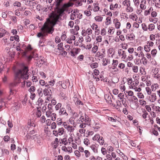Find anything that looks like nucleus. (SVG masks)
Returning a JSON list of instances; mask_svg holds the SVG:
<instances>
[{"instance_id":"f257e3e1","label":"nucleus","mask_w":160,"mask_h":160,"mask_svg":"<svg viewBox=\"0 0 160 160\" xmlns=\"http://www.w3.org/2000/svg\"><path fill=\"white\" fill-rule=\"evenodd\" d=\"M28 67L24 66L22 69H18L15 72L14 76L15 79L18 80L19 81L21 79H28L29 77L28 74Z\"/></svg>"},{"instance_id":"f03ea898","label":"nucleus","mask_w":160,"mask_h":160,"mask_svg":"<svg viewBox=\"0 0 160 160\" xmlns=\"http://www.w3.org/2000/svg\"><path fill=\"white\" fill-rule=\"evenodd\" d=\"M73 5V3L70 2H69L67 3L64 4L63 6V8H62L60 9L59 10V15L56 14H54L53 13H52L50 17L52 19V21L53 23L54 24H55L56 23L59 18L60 15L63 13L66 8L72 6Z\"/></svg>"},{"instance_id":"7ed1b4c3","label":"nucleus","mask_w":160,"mask_h":160,"mask_svg":"<svg viewBox=\"0 0 160 160\" xmlns=\"http://www.w3.org/2000/svg\"><path fill=\"white\" fill-rule=\"evenodd\" d=\"M44 29L49 33H52L54 30V29L53 27L49 28L47 25H44L43 27L41 29V44L42 42H43V41H45L44 39L43 38V37L45 36V34L44 35L41 32L43 31Z\"/></svg>"},{"instance_id":"20e7f679","label":"nucleus","mask_w":160,"mask_h":160,"mask_svg":"<svg viewBox=\"0 0 160 160\" xmlns=\"http://www.w3.org/2000/svg\"><path fill=\"white\" fill-rule=\"evenodd\" d=\"M90 121L89 117L85 113L84 116L81 115L80 116L79 119L77 120V122L79 123H81L82 122L89 123Z\"/></svg>"},{"instance_id":"39448f33","label":"nucleus","mask_w":160,"mask_h":160,"mask_svg":"<svg viewBox=\"0 0 160 160\" xmlns=\"http://www.w3.org/2000/svg\"><path fill=\"white\" fill-rule=\"evenodd\" d=\"M64 129L63 128H59L58 130H54L52 131L53 134L56 137L62 135L64 132Z\"/></svg>"},{"instance_id":"423d86ee","label":"nucleus","mask_w":160,"mask_h":160,"mask_svg":"<svg viewBox=\"0 0 160 160\" xmlns=\"http://www.w3.org/2000/svg\"><path fill=\"white\" fill-rule=\"evenodd\" d=\"M63 124L64 128L67 129L68 132H73L74 128L73 127L69 125V124H67L66 122H63Z\"/></svg>"},{"instance_id":"0eeeda50","label":"nucleus","mask_w":160,"mask_h":160,"mask_svg":"<svg viewBox=\"0 0 160 160\" xmlns=\"http://www.w3.org/2000/svg\"><path fill=\"white\" fill-rule=\"evenodd\" d=\"M112 95H111L109 94H106L104 95V98L106 100L107 102L110 104H112Z\"/></svg>"},{"instance_id":"6e6552de","label":"nucleus","mask_w":160,"mask_h":160,"mask_svg":"<svg viewBox=\"0 0 160 160\" xmlns=\"http://www.w3.org/2000/svg\"><path fill=\"white\" fill-rule=\"evenodd\" d=\"M118 63V60H113L112 61V66L113 68H111L110 69L113 70L115 69L114 72H117L118 70V68L116 69V67L117 66Z\"/></svg>"},{"instance_id":"1a4fd4ad","label":"nucleus","mask_w":160,"mask_h":160,"mask_svg":"<svg viewBox=\"0 0 160 160\" xmlns=\"http://www.w3.org/2000/svg\"><path fill=\"white\" fill-rule=\"evenodd\" d=\"M58 114L59 115H63L65 116H68V114L66 112V110L64 108H61L59 110Z\"/></svg>"},{"instance_id":"9d476101","label":"nucleus","mask_w":160,"mask_h":160,"mask_svg":"<svg viewBox=\"0 0 160 160\" xmlns=\"http://www.w3.org/2000/svg\"><path fill=\"white\" fill-rule=\"evenodd\" d=\"M149 96V100L151 102H154L157 99V97L155 93H152Z\"/></svg>"},{"instance_id":"9b49d317","label":"nucleus","mask_w":160,"mask_h":160,"mask_svg":"<svg viewBox=\"0 0 160 160\" xmlns=\"http://www.w3.org/2000/svg\"><path fill=\"white\" fill-rule=\"evenodd\" d=\"M113 23L115 24V28L117 29H119L121 26V23L119 22L117 18H115L113 20Z\"/></svg>"},{"instance_id":"f8f14e48","label":"nucleus","mask_w":160,"mask_h":160,"mask_svg":"<svg viewBox=\"0 0 160 160\" xmlns=\"http://www.w3.org/2000/svg\"><path fill=\"white\" fill-rule=\"evenodd\" d=\"M146 0H142L140 2V9L142 10H144L146 8Z\"/></svg>"},{"instance_id":"ddd939ff","label":"nucleus","mask_w":160,"mask_h":160,"mask_svg":"<svg viewBox=\"0 0 160 160\" xmlns=\"http://www.w3.org/2000/svg\"><path fill=\"white\" fill-rule=\"evenodd\" d=\"M40 107H37V112H33L32 114V117L34 116L35 118H39L40 117Z\"/></svg>"},{"instance_id":"4468645a","label":"nucleus","mask_w":160,"mask_h":160,"mask_svg":"<svg viewBox=\"0 0 160 160\" xmlns=\"http://www.w3.org/2000/svg\"><path fill=\"white\" fill-rule=\"evenodd\" d=\"M118 54L120 57H122V58L124 59L126 57L125 52L122 49L119 50L118 52Z\"/></svg>"},{"instance_id":"2eb2a0df","label":"nucleus","mask_w":160,"mask_h":160,"mask_svg":"<svg viewBox=\"0 0 160 160\" xmlns=\"http://www.w3.org/2000/svg\"><path fill=\"white\" fill-rule=\"evenodd\" d=\"M134 38L135 35L133 33L128 34L126 36V39L129 40H132L134 39Z\"/></svg>"},{"instance_id":"dca6fc26","label":"nucleus","mask_w":160,"mask_h":160,"mask_svg":"<svg viewBox=\"0 0 160 160\" xmlns=\"http://www.w3.org/2000/svg\"><path fill=\"white\" fill-rule=\"evenodd\" d=\"M148 28L149 32L152 31L155 29V25L153 23H150L148 25Z\"/></svg>"},{"instance_id":"f3484780","label":"nucleus","mask_w":160,"mask_h":160,"mask_svg":"<svg viewBox=\"0 0 160 160\" xmlns=\"http://www.w3.org/2000/svg\"><path fill=\"white\" fill-rule=\"evenodd\" d=\"M23 3L25 4L26 5L29 6H33V3H32V1H31L29 0H23Z\"/></svg>"},{"instance_id":"a211bd4d","label":"nucleus","mask_w":160,"mask_h":160,"mask_svg":"<svg viewBox=\"0 0 160 160\" xmlns=\"http://www.w3.org/2000/svg\"><path fill=\"white\" fill-rule=\"evenodd\" d=\"M138 83L139 82L138 81H134L133 83L130 86V88L133 89L138 86Z\"/></svg>"},{"instance_id":"6ab92c4d","label":"nucleus","mask_w":160,"mask_h":160,"mask_svg":"<svg viewBox=\"0 0 160 160\" xmlns=\"http://www.w3.org/2000/svg\"><path fill=\"white\" fill-rule=\"evenodd\" d=\"M158 88V85L157 83L153 84L151 87V89L152 91H155Z\"/></svg>"},{"instance_id":"aec40b11","label":"nucleus","mask_w":160,"mask_h":160,"mask_svg":"<svg viewBox=\"0 0 160 160\" xmlns=\"http://www.w3.org/2000/svg\"><path fill=\"white\" fill-rule=\"evenodd\" d=\"M90 148L94 152H98V148L94 144H92L90 146Z\"/></svg>"},{"instance_id":"412c9836","label":"nucleus","mask_w":160,"mask_h":160,"mask_svg":"<svg viewBox=\"0 0 160 160\" xmlns=\"http://www.w3.org/2000/svg\"><path fill=\"white\" fill-rule=\"evenodd\" d=\"M118 7V4L117 3H115L114 4L113 3H112L110 6V9L111 10H113L114 8H117Z\"/></svg>"},{"instance_id":"4be33fe9","label":"nucleus","mask_w":160,"mask_h":160,"mask_svg":"<svg viewBox=\"0 0 160 160\" xmlns=\"http://www.w3.org/2000/svg\"><path fill=\"white\" fill-rule=\"evenodd\" d=\"M98 142L100 145H103L104 143V140L103 138L102 137H101L100 138H99L98 141Z\"/></svg>"},{"instance_id":"5701e85b","label":"nucleus","mask_w":160,"mask_h":160,"mask_svg":"<svg viewBox=\"0 0 160 160\" xmlns=\"http://www.w3.org/2000/svg\"><path fill=\"white\" fill-rule=\"evenodd\" d=\"M142 30L144 31H147L148 30V26L145 23H143L142 24Z\"/></svg>"},{"instance_id":"b1692460","label":"nucleus","mask_w":160,"mask_h":160,"mask_svg":"<svg viewBox=\"0 0 160 160\" xmlns=\"http://www.w3.org/2000/svg\"><path fill=\"white\" fill-rule=\"evenodd\" d=\"M94 19L96 21L100 22L102 21L103 17L101 16H97L95 17Z\"/></svg>"},{"instance_id":"393cba45","label":"nucleus","mask_w":160,"mask_h":160,"mask_svg":"<svg viewBox=\"0 0 160 160\" xmlns=\"http://www.w3.org/2000/svg\"><path fill=\"white\" fill-rule=\"evenodd\" d=\"M115 31V29L112 27H110L108 31V34L110 35L113 34Z\"/></svg>"},{"instance_id":"a878e982","label":"nucleus","mask_w":160,"mask_h":160,"mask_svg":"<svg viewBox=\"0 0 160 160\" xmlns=\"http://www.w3.org/2000/svg\"><path fill=\"white\" fill-rule=\"evenodd\" d=\"M100 9V8L98 6V3H95L94 4V6L93 7V10L94 12H97Z\"/></svg>"},{"instance_id":"bb28decb","label":"nucleus","mask_w":160,"mask_h":160,"mask_svg":"<svg viewBox=\"0 0 160 160\" xmlns=\"http://www.w3.org/2000/svg\"><path fill=\"white\" fill-rule=\"evenodd\" d=\"M98 46L97 45H94L92 48V52L93 53H95L96 52H97L98 50Z\"/></svg>"},{"instance_id":"cd10ccee","label":"nucleus","mask_w":160,"mask_h":160,"mask_svg":"<svg viewBox=\"0 0 160 160\" xmlns=\"http://www.w3.org/2000/svg\"><path fill=\"white\" fill-rule=\"evenodd\" d=\"M49 117H50L52 121H55L56 118V114L55 113H52L49 116Z\"/></svg>"},{"instance_id":"c85d7f7f","label":"nucleus","mask_w":160,"mask_h":160,"mask_svg":"<svg viewBox=\"0 0 160 160\" xmlns=\"http://www.w3.org/2000/svg\"><path fill=\"white\" fill-rule=\"evenodd\" d=\"M142 112H143L142 117L144 119H146L147 118V115L148 114V113L144 109L142 110Z\"/></svg>"},{"instance_id":"c756f323","label":"nucleus","mask_w":160,"mask_h":160,"mask_svg":"<svg viewBox=\"0 0 160 160\" xmlns=\"http://www.w3.org/2000/svg\"><path fill=\"white\" fill-rule=\"evenodd\" d=\"M126 11L127 12H132L133 11V8L130 6V5H128L127 6Z\"/></svg>"},{"instance_id":"7c9ffc66","label":"nucleus","mask_w":160,"mask_h":160,"mask_svg":"<svg viewBox=\"0 0 160 160\" xmlns=\"http://www.w3.org/2000/svg\"><path fill=\"white\" fill-rule=\"evenodd\" d=\"M28 99V97L26 95H25L24 97V98L22 99V104L23 105H26Z\"/></svg>"},{"instance_id":"2f4dec72","label":"nucleus","mask_w":160,"mask_h":160,"mask_svg":"<svg viewBox=\"0 0 160 160\" xmlns=\"http://www.w3.org/2000/svg\"><path fill=\"white\" fill-rule=\"evenodd\" d=\"M132 70L134 73H137L138 71V67L137 66H132Z\"/></svg>"},{"instance_id":"473e14b6","label":"nucleus","mask_w":160,"mask_h":160,"mask_svg":"<svg viewBox=\"0 0 160 160\" xmlns=\"http://www.w3.org/2000/svg\"><path fill=\"white\" fill-rule=\"evenodd\" d=\"M58 49L59 50L62 51L63 49V43L61 42L58 45Z\"/></svg>"},{"instance_id":"72a5a7b5","label":"nucleus","mask_w":160,"mask_h":160,"mask_svg":"<svg viewBox=\"0 0 160 160\" xmlns=\"http://www.w3.org/2000/svg\"><path fill=\"white\" fill-rule=\"evenodd\" d=\"M157 50L155 49H153L152 50L151 52V54L153 57H155L157 53Z\"/></svg>"},{"instance_id":"f704fd0d","label":"nucleus","mask_w":160,"mask_h":160,"mask_svg":"<svg viewBox=\"0 0 160 160\" xmlns=\"http://www.w3.org/2000/svg\"><path fill=\"white\" fill-rule=\"evenodd\" d=\"M100 137L99 134H96L92 138V140L94 141L97 140L98 141Z\"/></svg>"},{"instance_id":"c9c22d12","label":"nucleus","mask_w":160,"mask_h":160,"mask_svg":"<svg viewBox=\"0 0 160 160\" xmlns=\"http://www.w3.org/2000/svg\"><path fill=\"white\" fill-rule=\"evenodd\" d=\"M96 40L97 42V43L101 42L102 41V36L99 35L97 36L96 38Z\"/></svg>"},{"instance_id":"e433bc0d","label":"nucleus","mask_w":160,"mask_h":160,"mask_svg":"<svg viewBox=\"0 0 160 160\" xmlns=\"http://www.w3.org/2000/svg\"><path fill=\"white\" fill-rule=\"evenodd\" d=\"M86 158L89 157L90 155V153L88 150H85L84 152Z\"/></svg>"},{"instance_id":"4c0bfd02","label":"nucleus","mask_w":160,"mask_h":160,"mask_svg":"<svg viewBox=\"0 0 160 160\" xmlns=\"http://www.w3.org/2000/svg\"><path fill=\"white\" fill-rule=\"evenodd\" d=\"M88 123L86 122H82L79 125V127L84 129V128L86 127V125H88Z\"/></svg>"},{"instance_id":"58836bf2","label":"nucleus","mask_w":160,"mask_h":160,"mask_svg":"<svg viewBox=\"0 0 160 160\" xmlns=\"http://www.w3.org/2000/svg\"><path fill=\"white\" fill-rule=\"evenodd\" d=\"M144 49L147 52H149L151 50L150 48L148 45H145L144 46Z\"/></svg>"},{"instance_id":"ea45409f","label":"nucleus","mask_w":160,"mask_h":160,"mask_svg":"<svg viewBox=\"0 0 160 160\" xmlns=\"http://www.w3.org/2000/svg\"><path fill=\"white\" fill-rule=\"evenodd\" d=\"M143 64L144 65H146L147 63V60L145 57L142 58L141 59Z\"/></svg>"},{"instance_id":"a19ab883","label":"nucleus","mask_w":160,"mask_h":160,"mask_svg":"<svg viewBox=\"0 0 160 160\" xmlns=\"http://www.w3.org/2000/svg\"><path fill=\"white\" fill-rule=\"evenodd\" d=\"M102 65L103 66H106L107 65L108 62V60L106 58H104L102 60Z\"/></svg>"},{"instance_id":"79ce46f5","label":"nucleus","mask_w":160,"mask_h":160,"mask_svg":"<svg viewBox=\"0 0 160 160\" xmlns=\"http://www.w3.org/2000/svg\"><path fill=\"white\" fill-rule=\"evenodd\" d=\"M74 99V101H76L75 102L76 105H79L82 104V102L80 100H78V99L77 98H75Z\"/></svg>"},{"instance_id":"37998d69","label":"nucleus","mask_w":160,"mask_h":160,"mask_svg":"<svg viewBox=\"0 0 160 160\" xmlns=\"http://www.w3.org/2000/svg\"><path fill=\"white\" fill-rule=\"evenodd\" d=\"M96 55L100 58H102L104 57L103 54L100 52H96Z\"/></svg>"},{"instance_id":"c03bdc74","label":"nucleus","mask_w":160,"mask_h":160,"mask_svg":"<svg viewBox=\"0 0 160 160\" xmlns=\"http://www.w3.org/2000/svg\"><path fill=\"white\" fill-rule=\"evenodd\" d=\"M83 142L84 144L88 146L90 144L89 140L88 138H85L84 139Z\"/></svg>"},{"instance_id":"a18cd8bd","label":"nucleus","mask_w":160,"mask_h":160,"mask_svg":"<svg viewBox=\"0 0 160 160\" xmlns=\"http://www.w3.org/2000/svg\"><path fill=\"white\" fill-rule=\"evenodd\" d=\"M28 125L29 126L28 128H30V127H35V125L33 122H31V120H30V121H28Z\"/></svg>"},{"instance_id":"49530a36","label":"nucleus","mask_w":160,"mask_h":160,"mask_svg":"<svg viewBox=\"0 0 160 160\" xmlns=\"http://www.w3.org/2000/svg\"><path fill=\"white\" fill-rule=\"evenodd\" d=\"M146 90L147 92V93L148 95H150L152 91L151 89L148 87H147L146 88Z\"/></svg>"},{"instance_id":"de8ad7c7","label":"nucleus","mask_w":160,"mask_h":160,"mask_svg":"<svg viewBox=\"0 0 160 160\" xmlns=\"http://www.w3.org/2000/svg\"><path fill=\"white\" fill-rule=\"evenodd\" d=\"M41 64L47 66V62H46V60L44 59L42 60V58L41 59Z\"/></svg>"},{"instance_id":"09e8293b","label":"nucleus","mask_w":160,"mask_h":160,"mask_svg":"<svg viewBox=\"0 0 160 160\" xmlns=\"http://www.w3.org/2000/svg\"><path fill=\"white\" fill-rule=\"evenodd\" d=\"M102 153L104 155H105L107 154V151L106 149L102 147L101 150Z\"/></svg>"},{"instance_id":"8fccbe9b","label":"nucleus","mask_w":160,"mask_h":160,"mask_svg":"<svg viewBox=\"0 0 160 160\" xmlns=\"http://www.w3.org/2000/svg\"><path fill=\"white\" fill-rule=\"evenodd\" d=\"M98 66V64L97 62H94L90 65V67L92 68H96Z\"/></svg>"},{"instance_id":"3c124183","label":"nucleus","mask_w":160,"mask_h":160,"mask_svg":"<svg viewBox=\"0 0 160 160\" xmlns=\"http://www.w3.org/2000/svg\"><path fill=\"white\" fill-rule=\"evenodd\" d=\"M116 152L117 153L119 154V155L123 158L124 156V154L119 149H117L116 150Z\"/></svg>"},{"instance_id":"603ef678","label":"nucleus","mask_w":160,"mask_h":160,"mask_svg":"<svg viewBox=\"0 0 160 160\" xmlns=\"http://www.w3.org/2000/svg\"><path fill=\"white\" fill-rule=\"evenodd\" d=\"M150 22H152L154 23H156L158 21V19L157 18H151L149 19Z\"/></svg>"},{"instance_id":"864d4df0","label":"nucleus","mask_w":160,"mask_h":160,"mask_svg":"<svg viewBox=\"0 0 160 160\" xmlns=\"http://www.w3.org/2000/svg\"><path fill=\"white\" fill-rule=\"evenodd\" d=\"M86 32L88 35H90L92 34V30L90 28H88L87 29Z\"/></svg>"},{"instance_id":"5fc2aeb1","label":"nucleus","mask_w":160,"mask_h":160,"mask_svg":"<svg viewBox=\"0 0 160 160\" xmlns=\"http://www.w3.org/2000/svg\"><path fill=\"white\" fill-rule=\"evenodd\" d=\"M91 27L93 30H95V29H97L98 28V26L95 23H93L91 26Z\"/></svg>"},{"instance_id":"6e6d98bb","label":"nucleus","mask_w":160,"mask_h":160,"mask_svg":"<svg viewBox=\"0 0 160 160\" xmlns=\"http://www.w3.org/2000/svg\"><path fill=\"white\" fill-rule=\"evenodd\" d=\"M62 104L61 103H58L55 106V108L56 110H58L59 108H61Z\"/></svg>"},{"instance_id":"4d7b16f0","label":"nucleus","mask_w":160,"mask_h":160,"mask_svg":"<svg viewBox=\"0 0 160 160\" xmlns=\"http://www.w3.org/2000/svg\"><path fill=\"white\" fill-rule=\"evenodd\" d=\"M100 34L102 36H104L106 34V31L105 28H103L101 30L100 32Z\"/></svg>"},{"instance_id":"13d9d810","label":"nucleus","mask_w":160,"mask_h":160,"mask_svg":"<svg viewBox=\"0 0 160 160\" xmlns=\"http://www.w3.org/2000/svg\"><path fill=\"white\" fill-rule=\"evenodd\" d=\"M74 153L77 157L79 158L81 156V154L78 150H76L74 152Z\"/></svg>"},{"instance_id":"bf43d9fd","label":"nucleus","mask_w":160,"mask_h":160,"mask_svg":"<svg viewBox=\"0 0 160 160\" xmlns=\"http://www.w3.org/2000/svg\"><path fill=\"white\" fill-rule=\"evenodd\" d=\"M47 104H46L45 105L44 104L43 105V106H42V111L43 112H46V110L47 109Z\"/></svg>"},{"instance_id":"052dcab7","label":"nucleus","mask_w":160,"mask_h":160,"mask_svg":"<svg viewBox=\"0 0 160 160\" xmlns=\"http://www.w3.org/2000/svg\"><path fill=\"white\" fill-rule=\"evenodd\" d=\"M140 73L144 75L146 74L145 69L142 67H140Z\"/></svg>"},{"instance_id":"680f3d73","label":"nucleus","mask_w":160,"mask_h":160,"mask_svg":"<svg viewBox=\"0 0 160 160\" xmlns=\"http://www.w3.org/2000/svg\"><path fill=\"white\" fill-rule=\"evenodd\" d=\"M118 67L120 69H123L125 67V65L122 63H120L118 65Z\"/></svg>"},{"instance_id":"e2e57ef3","label":"nucleus","mask_w":160,"mask_h":160,"mask_svg":"<svg viewBox=\"0 0 160 160\" xmlns=\"http://www.w3.org/2000/svg\"><path fill=\"white\" fill-rule=\"evenodd\" d=\"M51 113V110H48L46 112L45 114L47 116V117H49V116H50V115L52 114Z\"/></svg>"},{"instance_id":"0e129e2a","label":"nucleus","mask_w":160,"mask_h":160,"mask_svg":"<svg viewBox=\"0 0 160 160\" xmlns=\"http://www.w3.org/2000/svg\"><path fill=\"white\" fill-rule=\"evenodd\" d=\"M137 96L140 98H144L143 94L141 92H138L137 93Z\"/></svg>"},{"instance_id":"69168bd1","label":"nucleus","mask_w":160,"mask_h":160,"mask_svg":"<svg viewBox=\"0 0 160 160\" xmlns=\"http://www.w3.org/2000/svg\"><path fill=\"white\" fill-rule=\"evenodd\" d=\"M43 94L45 96H48L49 94V92L48 90L45 88L43 90Z\"/></svg>"},{"instance_id":"338daca9","label":"nucleus","mask_w":160,"mask_h":160,"mask_svg":"<svg viewBox=\"0 0 160 160\" xmlns=\"http://www.w3.org/2000/svg\"><path fill=\"white\" fill-rule=\"evenodd\" d=\"M84 14L86 15L87 16H91V12L90 11H85L84 12Z\"/></svg>"},{"instance_id":"774afa93","label":"nucleus","mask_w":160,"mask_h":160,"mask_svg":"<svg viewBox=\"0 0 160 160\" xmlns=\"http://www.w3.org/2000/svg\"><path fill=\"white\" fill-rule=\"evenodd\" d=\"M155 6L158 8H160V0H159L156 2Z\"/></svg>"}]
</instances>
